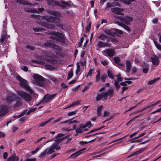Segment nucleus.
Instances as JSON below:
<instances>
[{"mask_svg":"<svg viewBox=\"0 0 161 161\" xmlns=\"http://www.w3.org/2000/svg\"><path fill=\"white\" fill-rule=\"evenodd\" d=\"M32 62L39 64H43L45 63L49 62L53 64H56L58 63L57 60L55 58H53L52 57H50L49 59L46 56L41 57L40 60H33Z\"/></svg>","mask_w":161,"mask_h":161,"instance_id":"1","label":"nucleus"},{"mask_svg":"<svg viewBox=\"0 0 161 161\" xmlns=\"http://www.w3.org/2000/svg\"><path fill=\"white\" fill-rule=\"evenodd\" d=\"M107 74L109 78L114 80V85L117 90H118L120 87L118 82L122 81V78L121 77L120 74H119L117 75L114 76L112 72L109 70L108 71Z\"/></svg>","mask_w":161,"mask_h":161,"instance_id":"2","label":"nucleus"},{"mask_svg":"<svg viewBox=\"0 0 161 161\" xmlns=\"http://www.w3.org/2000/svg\"><path fill=\"white\" fill-rule=\"evenodd\" d=\"M51 34L52 35L51 37L57 42L64 44L67 41V40L61 33L56 31H52Z\"/></svg>","mask_w":161,"mask_h":161,"instance_id":"3","label":"nucleus"},{"mask_svg":"<svg viewBox=\"0 0 161 161\" xmlns=\"http://www.w3.org/2000/svg\"><path fill=\"white\" fill-rule=\"evenodd\" d=\"M47 3L50 6L53 7L59 6L63 8H65L66 6L69 7L70 5L68 2L63 0H61L60 2H58L54 0H47Z\"/></svg>","mask_w":161,"mask_h":161,"instance_id":"4","label":"nucleus"},{"mask_svg":"<svg viewBox=\"0 0 161 161\" xmlns=\"http://www.w3.org/2000/svg\"><path fill=\"white\" fill-rule=\"evenodd\" d=\"M16 78L19 81V84L20 86L25 89L27 91H28L31 94H32L33 93V90L28 85V83L26 80L22 78L19 76H17Z\"/></svg>","mask_w":161,"mask_h":161,"instance_id":"5","label":"nucleus"},{"mask_svg":"<svg viewBox=\"0 0 161 161\" xmlns=\"http://www.w3.org/2000/svg\"><path fill=\"white\" fill-rule=\"evenodd\" d=\"M34 80L33 83L40 86H43L44 84V78L41 75L35 74L33 75Z\"/></svg>","mask_w":161,"mask_h":161,"instance_id":"6","label":"nucleus"},{"mask_svg":"<svg viewBox=\"0 0 161 161\" xmlns=\"http://www.w3.org/2000/svg\"><path fill=\"white\" fill-rule=\"evenodd\" d=\"M17 98V96L14 94L8 93L6 95V97L3 98V100L6 101V103L9 104L15 100Z\"/></svg>","mask_w":161,"mask_h":161,"instance_id":"7","label":"nucleus"},{"mask_svg":"<svg viewBox=\"0 0 161 161\" xmlns=\"http://www.w3.org/2000/svg\"><path fill=\"white\" fill-rule=\"evenodd\" d=\"M18 94L21 97L23 98L26 101H30L31 99V97L29 94L22 91H19Z\"/></svg>","mask_w":161,"mask_h":161,"instance_id":"8","label":"nucleus"},{"mask_svg":"<svg viewBox=\"0 0 161 161\" xmlns=\"http://www.w3.org/2000/svg\"><path fill=\"white\" fill-rule=\"evenodd\" d=\"M107 93L105 92H102L101 93H97L96 99L97 101H98L102 98L104 100H106L107 98Z\"/></svg>","mask_w":161,"mask_h":161,"instance_id":"9","label":"nucleus"},{"mask_svg":"<svg viewBox=\"0 0 161 161\" xmlns=\"http://www.w3.org/2000/svg\"><path fill=\"white\" fill-rule=\"evenodd\" d=\"M55 96V94L50 95L48 94H47L44 96L43 99L41 102V103L43 104L46 103L54 97Z\"/></svg>","mask_w":161,"mask_h":161,"instance_id":"10","label":"nucleus"},{"mask_svg":"<svg viewBox=\"0 0 161 161\" xmlns=\"http://www.w3.org/2000/svg\"><path fill=\"white\" fill-rule=\"evenodd\" d=\"M8 107L7 106L0 105V116H3L7 114Z\"/></svg>","mask_w":161,"mask_h":161,"instance_id":"11","label":"nucleus"},{"mask_svg":"<svg viewBox=\"0 0 161 161\" xmlns=\"http://www.w3.org/2000/svg\"><path fill=\"white\" fill-rule=\"evenodd\" d=\"M102 53L105 56L112 57L114 55L115 52L114 50L109 49L104 50L103 51Z\"/></svg>","mask_w":161,"mask_h":161,"instance_id":"12","label":"nucleus"},{"mask_svg":"<svg viewBox=\"0 0 161 161\" xmlns=\"http://www.w3.org/2000/svg\"><path fill=\"white\" fill-rule=\"evenodd\" d=\"M64 138L58 139L55 141V142L51 146L55 150H59L60 149V147L59 146V143L63 140Z\"/></svg>","mask_w":161,"mask_h":161,"instance_id":"13","label":"nucleus"},{"mask_svg":"<svg viewBox=\"0 0 161 161\" xmlns=\"http://www.w3.org/2000/svg\"><path fill=\"white\" fill-rule=\"evenodd\" d=\"M121 20L127 25H130L133 21V19L131 17L127 16L121 18Z\"/></svg>","mask_w":161,"mask_h":161,"instance_id":"14","label":"nucleus"},{"mask_svg":"<svg viewBox=\"0 0 161 161\" xmlns=\"http://www.w3.org/2000/svg\"><path fill=\"white\" fill-rule=\"evenodd\" d=\"M123 8H120L117 7H115L111 8V10L114 14H121L124 11Z\"/></svg>","mask_w":161,"mask_h":161,"instance_id":"15","label":"nucleus"},{"mask_svg":"<svg viewBox=\"0 0 161 161\" xmlns=\"http://www.w3.org/2000/svg\"><path fill=\"white\" fill-rule=\"evenodd\" d=\"M47 21L49 22L57 23L59 22V20L57 18H54L52 17L47 16L46 17Z\"/></svg>","mask_w":161,"mask_h":161,"instance_id":"16","label":"nucleus"},{"mask_svg":"<svg viewBox=\"0 0 161 161\" xmlns=\"http://www.w3.org/2000/svg\"><path fill=\"white\" fill-rule=\"evenodd\" d=\"M97 45L98 47L100 48L109 46L108 43L104 42L101 41H98V42Z\"/></svg>","mask_w":161,"mask_h":161,"instance_id":"17","label":"nucleus"},{"mask_svg":"<svg viewBox=\"0 0 161 161\" xmlns=\"http://www.w3.org/2000/svg\"><path fill=\"white\" fill-rule=\"evenodd\" d=\"M49 13L57 17H61V14L59 12H57L54 11H49Z\"/></svg>","mask_w":161,"mask_h":161,"instance_id":"18","label":"nucleus"},{"mask_svg":"<svg viewBox=\"0 0 161 161\" xmlns=\"http://www.w3.org/2000/svg\"><path fill=\"white\" fill-rule=\"evenodd\" d=\"M152 61L154 65H157L159 63V58L157 56H154L152 58Z\"/></svg>","mask_w":161,"mask_h":161,"instance_id":"19","label":"nucleus"},{"mask_svg":"<svg viewBox=\"0 0 161 161\" xmlns=\"http://www.w3.org/2000/svg\"><path fill=\"white\" fill-rule=\"evenodd\" d=\"M126 66V71L127 72H129L130 71V68L131 66V63L129 61H127L125 62Z\"/></svg>","mask_w":161,"mask_h":161,"instance_id":"20","label":"nucleus"},{"mask_svg":"<svg viewBox=\"0 0 161 161\" xmlns=\"http://www.w3.org/2000/svg\"><path fill=\"white\" fill-rule=\"evenodd\" d=\"M46 150L47 152V154H50L55 151V149L51 146Z\"/></svg>","mask_w":161,"mask_h":161,"instance_id":"21","label":"nucleus"},{"mask_svg":"<svg viewBox=\"0 0 161 161\" xmlns=\"http://www.w3.org/2000/svg\"><path fill=\"white\" fill-rule=\"evenodd\" d=\"M144 151V149H141L139 150L136 151L134 153H133L129 155V156L128 157H130L131 156H132L139 154L142 153Z\"/></svg>","mask_w":161,"mask_h":161,"instance_id":"22","label":"nucleus"},{"mask_svg":"<svg viewBox=\"0 0 161 161\" xmlns=\"http://www.w3.org/2000/svg\"><path fill=\"white\" fill-rule=\"evenodd\" d=\"M92 125V124L90 121H88L85 124H80V126L83 128H86V127H90Z\"/></svg>","mask_w":161,"mask_h":161,"instance_id":"23","label":"nucleus"},{"mask_svg":"<svg viewBox=\"0 0 161 161\" xmlns=\"http://www.w3.org/2000/svg\"><path fill=\"white\" fill-rule=\"evenodd\" d=\"M97 74L96 76L95 81L96 82H98L100 80V71L99 69H98L97 71Z\"/></svg>","mask_w":161,"mask_h":161,"instance_id":"24","label":"nucleus"},{"mask_svg":"<svg viewBox=\"0 0 161 161\" xmlns=\"http://www.w3.org/2000/svg\"><path fill=\"white\" fill-rule=\"evenodd\" d=\"M144 65H142V67L143 68V73H147L148 71V65L144 63Z\"/></svg>","mask_w":161,"mask_h":161,"instance_id":"25","label":"nucleus"},{"mask_svg":"<svg viewBox=\"0 0 161 161\" xmlns=\"http://www.w3.org/2000/svg\"><path fill=\"white\" fill-rule=\"evenodd\" d=\"M107 92L108 94L107 97H108V95L109 96L110 98L112 97L113 96V89L112 88L110 89L107 92Z\"/></svg>","mask_w":161,"mask_h":161,"instance_id":"26","label":"nucleus"},{"mask_svg":"<svg viewBox=\"0 0 161 161\" xmlns=\"http://www.w3.org/2000/svg\"><path fill=\"white\" fill-rule=\"evenodd\" d=\"M81 153V151H79L76 153L72 154L69 157V158H74L75 157H76L78 156H79Z\"/></svg>","mask_w":161,"mask_h":161,"instance_id":"27","label":"nucleus"},{"mask_svg":"<svg viewBox=\"0 0 161 161\" xmlns=\"http://www.w3.org/2000/svg\"><path fill=\"white\" fill-rule=\"evenodd\" d=\"M16 2L25 5H30L31 3L25 1V0H16Z\"/></svg>","mask_w":161,"mask_h":161,"instance_id":"28","label":"nucleus"},{"mask_svg":"<svg viewBox=\"0 0 161 161\" xmlns=\"http://www.w3.org/2000/svg\"><path fill=\"white\" fill-rule=\"evenodd\" d=\"M94 68H91L88 72L86 76L87 77L89 76H91L93 74H94Z\"/></svg>","mask_w":161,"mask_h":161,"instance_id":"29","label":"nucleus"},{"mask_svg":"<svg viewBox=\"0 0 161 161\" xmlns=\"http://www.w3.org/2000/svg\"><path fill=\"white\" fill-rule=\"evenodd\" d=\"M103 107L102 105H100L97 108V116H100L101 115L102 110L103 108Z\"/></svg>","mask_w":161,"mask_h":161,"instance_id":"30","label":"nucleus"},{"mask_svg":"<svg viewBox=\"0 0 161 161\" xmlns=\"http://www.w3.org/2000/svg\"><path fill=\"white\" fill-rule=\"evenodd\" d=\"M107 78V75L105 74H103L100 76L101 80L103 82H104L105 81L106 79Z\"/></svg>","mask_w":161,"mask_h":161,"instance_id":"31","label":"nucleus"},{"mask_svg":"<svg viewBox=\"0 0 161 161\" xmlns=\"http://www.w3.org/2000/svg\"><path fill=\"white\" fill-rule=\"evenodd\" d=\"M16 156L14 154H12L11 156L9 157L7 159V161H15V160Z\"/></svg>","mask_w":161,"mask_h":161,"instance_id":"32","label":"nucleus"},{"mask_svg":"<svg viewBox=\"0 0 161 161\" xmlns=\"http://www.w3.org/2000/svg\"><path fill=\"white\" fill-rule=\"evenodd\" d=\"M26 110L23 111L21 113L18 115H16L14 116V118H19L22 116H23L25 113H27Z\"/></svg>","mask_w":161,"mask_h":161,"instance_id":"33","label":"nucleus"},{"mask_svg":"<svg viewBox=\"0 0 161 161\" xmlns=\"http://www.w3.org/2000/svg\"><path fill=\"white\" fill-rule=\"evenodd\" d=\"M159 79L160 78H155L153 80L148 81L147 83V84L148 85H152L155 83L157 80H159Z\"/></svg>","mask_w":161,"mask_h":161,"instance_id":"34","label":"nucleus"},{"mask_svg":"<svg viewBox=\"0 0 161 161\" xmlns=\"http://www.w3.org/2000/svg\"><path fill=\"white\" fill-rule=\"evenodd\" d=\"M134 0H120V2L127 5L130 4V3L133 2Z\"/></svg>","mask_w":161,"mask_h":161,"instance_id":"35","label":"nucleus"},{"mask_svg":"<svg viewBox=\"0 0 161 161\" xmlns=\"http://www.w3.org/2000/svg\"><path fill=\"white\" fill-rule=\"evenodd\" d=\"M73 75V72L72 69H71L69 71L68 75V77L67 78V79L68 80H69L71 78H72Z\"/></svg>","mask_w":161,"mask_h":161,"instance_id":"36","label":"nucleus"},{"mask_svg":"<svg viewBox=\"0 0 161 161\" xmlns=\"http://www.w3.org/2000/svg\"><path fill=\"white\" fill-rule=\"evenodd\" d=\"M77 65V69L76 71V74L78 75L79 72H80V65L79 63H77L76 64Z\"/></svg>","mask_w":161,"mask_h":161,"instance_id":"37","label":"nucleus"},{"mask_svg":"<svg viewBox=\"0 0 161 161\" xmlns=\"http://www.w3.org/2000/svg\"><path fill=\"white\" fill-rule=\"evenodd\" d=\"M80 126V125L79 127L77 128L75 130V131L77 133H81L83 132V129Z\"/></svg>","mask_w":161,"mask_h":161,"instance_id":"38","label":"nucleus"},{"mask_svg":"<svg viewBox=\"0 0 161 161\" xmlns=\"http://www.w3.org/2000/svg\"><path fill=\"white\" fill-rule=\"evenodd\" d=\"M156 47L159 50L161 51V45L155 41L154 42Z\"/></svg>","mask_w":161,"mask_h":161,"instance_id":"39","label":"nucleus"},{"mask_svg":"<svg viewBox=\"0 0 161 161\" xmlns=\"http://www.w3.org/2000/svg\"><path fill=\"white\" fill-rule=\"evenodd\" d=\"M52 46L54 49L57 50L59 51H61V48L59 47V46L55 44H53L52 45Z\"/></svg>","mask_w":161,"mask_h":161,"instance_id":"40","label":"nucleus"},{"mask_svg":"<svg viewBox=\"0 0 161 161\" xmlns=\"http://www.w3.org/2000/svg\"><path fill=\"white\" fill-rule=\"evenodd\" d=\"M80 102L79 101H75L73 103L70 104V105H69L68 106L67 108H69L70 107H71L73 106L77 105L78 104H79L80 103Z\"/></svg>","mask_w":161,"mask_h":161,"instance_id":"41","label":"nucleus"},{"mask_svg":"<svg viewBox=\"0 0 161 161\" xmlns=\"http://www.w3.org/2000/svg\"><path fill=\"white\" fill-rule=\"evenodd\" d=\"M47 154V152L46 149L44 150L41 153L39 156V157L40 158H42L44 157Z\"/></svg>","mask_w":161,"mask_h":161,"instance_id":"42","label":"nucleus"},{"mask_svg":"<svg viewBox=\"0 0 161 161\" xmlns=\"http://www.w3.org/2000/svg\"><path fill=\"white\" fill-rule=\"evenodd\" d=\"M37 109L36 108H32L29 110L27 112V114L29 115L31 113L34 112Z\"/></svg>","mask_w":161,"mask_h":161,"instance_id":"43","label":"nucleus"},{"mask_svg":"<svg viewBox=\"0 0 161 161\" xmlns=\"http://www.w3.org/2000/svg\"><path fill=\"white\" fill-rule=\"evenodd\" d=\"M65 135L62 133L58 134L56 137L55 138L60 139L63 138L64 139V138Z\"/></svg>","mask_w":161,"mask_h":161,"instance_id":"44","label":"nucleus"},{"mask_svg":"<svg viewBox=\"0 0 161 161\" xmlns=\"http://www.w3.org/2000/svg\"><path fill=\"white\" fill-rule=\"evenodd\" d=\"M46 27L47 28L52 29L54 28L55 26L52 24H48L46 25Z\"/></svg>","mask_w":161,"mask_h":161,"instance_id":"45","label":"nucleus"},{"mask_svg":"<svg viewBox=\"0 0 161 161\" xmlns=\"http://www.w3.org/2000/svg\"><path fill=\"white\" fill-rule=\"evenodd\" d=\"M45 66L47 69H49L51 70H53V67L49 65L45 64Z\"/></svg>","mask_w":161,"mask_h":161,"instance_id":"46","label":"nucleus"},{"mask_svg":"<svg viewBox=\"0 0 161 161\" xmlns=\"http://www.w3.org/2000/svg\"><path fill=\"white\" fill-rule=\"evenodd\" d=\"M6 37V35L5 34L2 35L0 39V42L2 43L4 41Z\"/></svg>","mask_w":161,"mask_h":161,"instance_id":"47","label":"nucleus"},{"mask_svg":"<svg viewBox=\"0 0 161 161\" xmlns=\"http://www.w3.org/2000/svg\"><path fill=\"white\" fill-rule=\"evenodd\" d=\"M104 32L107 34L109 35H111L112 34V33L111 31L108 30H106L104 31Z\"/></svg>","mask_w":161,"mask_h":161,"instance_id":"48","label":"nucleus"},{"mask_svg":"<svg viewBox=\"0 0 161 161\" xmlns=\"http://www.w3.org/2000/svg\"><path fill=\"white\" fill-rule=\"evenodd\" d=\"M77 112V110H75L71 112H70L68 114V115L69 116H71L72 115L75 114Z\"/></svg>","mask_w":161,"mask_h":161,"instance_id":"49","label":"nucleus"},{"mask_svg":"<svg viewBox=\"0 0 161 161\" xmlns=\"http://www.w3.org/2000/svg\"><path fill=\"white\" fill-rule=\"evenodd\" d=\"M48 123H49V121H48V120H47L46 121L43 122L40 124V126L43 127V126H44L45 125L47 124Z\"/></svg>","mask_w":161,"mask_h":161,"instance_id":"50","label":"nucleus"},{"mask_svg":"<svg viewBox=\"0 0 161 161\" xmlns=\"http://www.w3.org/2000/svg\"><path fill=\"white\" fill-rule=\"evenodd\" d=\"M107 36L103 34L100 35L98 37V38L99 39H100L102 40H103L105 37H106Z\"/></svg>","mask_w":161,"mask_h":161,"instance_id":"51","label":"nucleus"},{"mask_svg":"<svg viewBox=\"0 0 161 161\" xmlns=\"http://www.w3.org/2000/svg\"><path fill=\"white\" fill-rule=\"evenodd\" d=\"M101 62L103 65H107L108 64V62L106 60H102L101 61Z\"/></svg>","mask_w":161,"mask_h":161,"instance_id":"52","label":"nucleus"},{"mask_svg":"<svg viewBox=\"0 0 161 161\" xmlns=\"http://www.w3.org/2000/svg\"><path fill=\"white\" fill-rule=\"evenodd\" d=\"M114 61L116 63H118L119 61V57H115L114 58Z\"/></svg>","mask_w":161,"mask_h":161,"instance_id":"53","label":"nucleus"},{"mask_svg":"<svg viewBox=\"0 0 161 161\" xmlns=\"http://www.w3.org/2000/svg\"><path fill=\"white\" fill-rule=\"evenodd\" d=\"M84 37H82L80 39V42L79 43V47H80L81 46V44L82 43V42H83V41L84 40Z\"/></svg>","mask_w":161,"mask_h":161,"instance_id":"54","label":"nucleus"},{"mask_svg":"<svg viewBox=\"0 0 161 161\" xmlns=\"http://www.w3.org/2000/svg\"><path fill=\"white\" fill-rule=\"evenodd\" d=\"M123 27L128 31H130V28L127 26L125 25H123Z\"/></svg>","mask_w":161,"mask_h":161,"instance_id":"55","label":"nucleus"},{"mask_svg":"<svg viewBox=\"0 0 161 161\" xmlns=\"http://www.w3.org/2000/svg\"><path fill=\"white\" fill-rule=\"evenodd\" d=\"M33 30L35 31H42V29L40 28H35L33 29Z\"/></svg>","mask_w":161,"mask_h":161,"instance_id":"56","label":"nucleus"},{"mask_svg":"<svg viewBox=\"0 0 161 161\" xmlns=\"http://www.w3.org/2000/svg\"><path fill=\"white\" fill-rule=\"evenodd\" d=\"M91 25L89 24L88 26H87L86 28V32L87 33V32H88L89 30L90 29Z\"/></svg>","mask_w":161,"mask_h":161,"instance_id":"57","label":"nucleus"},{"mask_svg":"<svg viewBox=\"0 0 161 161\" xmlns=\"http://www.w3.org/2000/svg\"><path fill=\"white\" fill-rule=\"evenodd\" d=\"M22 104V103L21 102L19 101L17 102L16 103L15 105V106H19L21 105Z\"/></svg>","mask_w":161,"mask_h":161,"instance_id":"58","label":"nucleus"},{"mask_svg":"<svg viewBox=\"0 0 161 161\" xmlns=\"http://www.w3.org/2000/svg\"><path fill=\"white\" fill-rule=\"evenodd\" d=\"M8 154L7 152L4 153L3 154V157L4 159H6L8 157Z\"/></svg>","mask_w":161,"mask_h":161,"instance_id":"59","label":"nucleus"},{"mask_svg":"<svg viewBox=\"0 0 161 161\" xmlns=\"http://www.w3.org/2000/svg\"><path fill=\"white\" fill-rule=\"evenodd\" d=\"M77 80V78H75V79L72 80L71 81L69 82V84H74Z\"/></svg>","mask_w":161,"mask_h":161,"instance_id":"60","label":"nucleus"},{"mask_svg":"<svg viewBox=\"0 0 161 161\" xmlns=\"http://www.w3.org/2000/svg\"><path fill=\"white\" fill-rule=\"evenodd\" d=\"M62 118V117H60L58 118V119L55 120L53 122V124H54L55 123L59 122Z\"/></svg>","mask_w":161,"mask_h":161,"instance_id":"61","label":"nucleus"},{"mask_svg":"<svg viewBox=\"0 0 161 161\" xmlns=\"http://www.w3.org/2000/svg\"><path fill=\"white\" fill-rule=\"evenodd\" d=\"M25 161H36V159L35 158H28L26 159Z\"/></svg>","mask_w":161,"mask_h":161,"instance_id":"62","label":"nucleus"},{"mask_svg":"<svg viewBox=\"0 0 161 161\" xmlns=\"http://www.w3.org/2000/svg\"><path fill=\"white\" fill-rule=\"evenodd\" d=\"M137 70L136 68L135 67H133L132 68V73H135L136 72Z\"/></svg>","mask_w":161,"mask_h":161,"instance_id":"63","label":"nucleus"},{"mask_svg":"<svg viewBox=\"0 0 161 161\" xmlns=\"http://www.w3.org/2000/svg\"><path fill=\"white\" fill-rule=\"evenodd\" d=\"M79 87L80 85L77 86H76L73 88L72 90L73 91H76L79 88Z\"/></svg>","mask_w":161,"mask_h":161,"instance_id":"64","label":"nucleus"}]
</instances>
